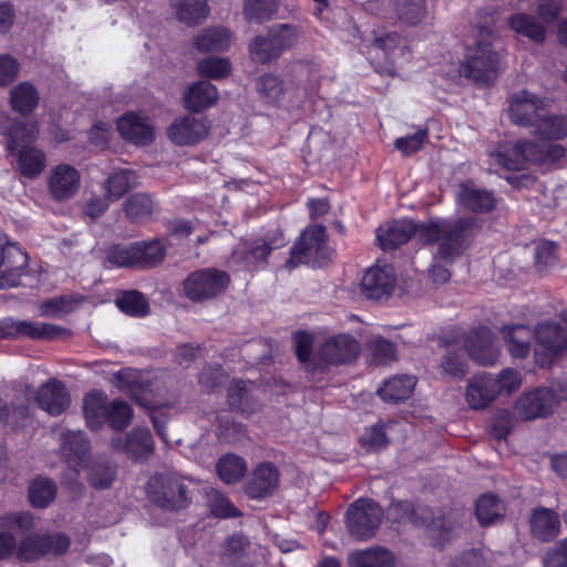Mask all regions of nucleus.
<instances>
[{"instance_id":"obj_38","label":"nucleus","mask_w":567,"mask_h":567,"mask_svg":"<svg viewBox=\"0 0 567 567\" xmlns=\"http://www.w3.org/2000/svg\"><path fill=\"white\" fill-rule=\"evenodd\" d=\"M350 567H394L392 553L383 547L354 550L348 557Z\"/></svg>"},{"instance_id":"obj_8","label":"nucleus","mask_w":567,"mask_h":567,"mask_svg":"<svg viewBox=\"0 0 567 567\" xmlns=\"http://www.w3.org/2000/svg\"><path fill=\"white\" fill-rule=\"evenodd\" d=\"M383 519V509L372 499L354 501L346 513L349 534L359 542L371 539Z\"/></svg>"},{"instance_id":"obj_18","label":"nucleus","mask_w":567,"mask_h":567,"mask_svg":"<svg viewBox=\"0 0 567 567\" xmlns=\"http://www.w3.org/2000/svg\"><path fill=\"white\" fill-rule=\"evenodd\" d=\"M112 447L124 453L127 457L141 462L146 461L154 452V441L148 429L136 427L125 435L115 437Z\"/></svg>"},{"instance_id":"obj_30","label":"nucleus","mask_w":567,"mask_h":567,"mask_svg":"<svg viewBox=\"0 0 567 567\" xmlns=\"http://www.w3.org/2000/svg\"><path fill=\"white\" fill-rule=\"evenodd\" d=\"M252 382L235 380L228 388L227 401L230 409L244 414H251L260 409L261 404L255 394Z\"/></svg>"},{"instance_id":"obj_37","label":"nucleus","mask_w":567,"mask_h":567,"mask_svg":"<svg viewBox=\"0 0 567 567\" xmlns=\"http://www.w3.org/2000/svg\"><path fill=\"white\" fill-rule=\"evenodd\" d=\"M502 332L512 357L524 359L529 354L530 341L535 336L528 327L524 324L504 327Z\"/></svg>"},{"instance_id":"obj_59","label":"nucleus","mask_w":567,"mask_h":567,"mask_svg":"<svg viewBox=\"0 0 567 567\" xmlns=\"http://www.w3.org/2000/svg\"><path fill=\"white\" fill-rule=\"evenodd\" d=\"M197 71L202 76L220 79L230 72V64L224 58H207L197 63Z\"/></svg>"},{"instance_id":"obj_56","label":"nucleus","mask_w":567,"mask_h":567,"mask_svg":"<svg viewBox=\"0 0 567 567\" xmlns=\"http://www.w3.org/2000/svg\"><path fill=\"white\" fill-rule=\"evenodd\" d=\"M115 476V471L110 462L95 461L89 466L87 480L95 488H106L111 485Z\"/></svg>"},{"instance_id":"obj_50","label":"nucleus","mask_w":567,"mask_h":567,"mask_svg":"<svg viewBox=\"0 0 567 567\" xmlns=\"http://www.w3.org/2000/svg\"><path fill=\"white\" fill-rule=\"evenodd\" d=\"M55 494V483L49 478H37L29 486V499L35 508L47 507L54 499Z\"/></svg>"},{"instance_id":"obj_3","label":"nucleus","mask_w":567,"mask_h":567,"mask_svg":"<svg viewBox=\"0 0 567 567\" xmlns=\"http://www.w3.org/2000/svg\"><path fill=\"white\" fill-rule=\"evenodd\" d=\"M494 38L489 27H481L475 45L467 49L462 72L476 84L488 85L497 76L499 55L493 48Z\"/></svg>"},{"instance_id":"obj_61","label":"nucleus","mask_w":567,"mask_h":567,"mask_svg":"<svg viewBox=\"0 0 567 567\" xmlns=\"http://www.w3.org/2000/svg\"><path fill=\"white\" fill-rule=\"evenodd\" d=\"M258 91L268 103L277 104L284 94L282 82L272 74H265L259 79Z\"/></svg>"},{"instance_id":"obj_45","label":"nucleus","mask_w":567,"mask_h":567,"mask_svg":"<svg viewBox=\"0 0 567 567\" xmlns=\"http://www.w3.org/2000/svg\"><path fill=\"white\" fill-rule=\"evenodd\" d=\"M280 0H243V14L249 22L269 21L279 9Z\"/></svg>"},{"instance_id":"obj_2","label":"nucleus","mask_w":567,"mask_h":567,"mask_svg":"<svg viewBox=\"0 0 567 567\" xmlns=\"http://www.w3.org/2000/svg\"><path fill=\"white\" fill-rule=\"evenodd\" d=\"M530 133L542 143L519 140L513 146L497 152L495 162L509 171L524 169L528 163L550 165L566 155L563 145L550 143L567 137V116L551 113L547 106Z\"/></svg>"},{"instance_id":"obj_41","label":"nucleus","mask_w":567,"mask_h":567,"mask_svg":"<svg viewBox=\"0 0 567 567\" xmlns=\"http://www.w3.org/2000/svg\"><path fill=\"white\" fill-rule=\"evenodd\" d=\"M506 512L504 502L495 494H483L476 502L475 514L482 526L503 520Z\"/></svg>"},{"instance_id":"obj_20","label":"nucleus","mask_w":567,"mask_h":567,"mask_svg":"<svg viewBox=\"0 0 567 567\" xmlns=\"http://www.w3.org/2000/svg\"><path fill=\"white\" fill-rule=\"evenodd\" d=\"M208 134V125L204 118L185 115L176 118L168 128L169 140L179 146L194 145Z\"/></svg>"},{"instance_id":"obj_60","label":"nucleus","mask_w":567,"mask_h":567,"mask_svg":"<svg viewBox=\"0 0 567 567\" xmlns=\"http://www.w3.org/2000/svg\"><path fill=\"white\" fill-rule=\"evenodd\" d=\"M368 348L374 362L379 364H385L395 359L396 351L394 344L382 337L372 338L368 343Z\"/></svg>"},{"instance_id":"obj_51","label":"nucleus","mask_w":567,"mask_h":567,"mask_svg":"<svg viewBox=\"0 0 567 567\" xmlns=\"http://www.w3.org/2000/svg\"><path fill=\"white\" fill-rule=\"evenodd\" d=\"M135 247L138 248L137 268H151L163 261L165 257V248L158 239L151 241H137Z\"/></svg>"},{"instance_id":"obj_22","label":"nucleus","mask_w":567,"mask_h":567,"mask_svg":"<svg viewBox=\"0 0 567 567\" xmlns=\"http://www.w3.org/2000/svg\"><path fill=\"white\" fill-rule=\"evenodd\" d=\"M279 483L278 468L268 462L260 463L245 483V493L254 499L265 498L276 491Z\"/></svg>"},{"instance_id":"obj_1","label":"nucleus","mask_w":567,"mask_h":567,"mask_svg":"<svg viewBox=\"0 0 567 567\" xmlns=\"http://www.w3.org/2000/svg\"><path fill=\"white\" fill-rule=\"evenodd\" d=\"M480 225L475 217L456 220L437 219L416 224L413 220H394L377 230V240L381 249L394 250L408 243L414 235L422 244L439 241L435 259L447 264L461 256L468 240L476 234Z\"/></svg>"},{"instance_id":"obj_23","label":"nucleus","mask_w":567,"mask_h":567,"mask_svg":"<svg viewBox=\"0 0 567 567\" xmlns=\"http://www.w3.org/2000/svg\"><path fill=\"white\" fill-rule=\"evenodd\" d=\"M113 383L138 405H146L148 401L146 395L151 385L147 374L136 369L124 368L113 374Z\"/></svg>"},{"instance_id":"obj_44","label":"nucleus","mask_w":567,"mask_h":567,"mask_svg":"<svg viewBox=\"0 0 567 567\" xmlns=\"http://www.w3.org/2000/svg\"><path fill=\"white\" fill-rule=\"evenodd\" d=\"M105 184L106 198L111 202H116L130 189L137 186V175L134 171L122 169L109 176Z\"/></svg>"},{"instance_id":"obj_53","label":"nucleus","mask_w":567,"mask_h":567,"mask_svg":"<svg viewBox=\"0 0 567 567\" xmlns=\"http://www.w3.org/2000/svg\"><path fill=\"white\" fill-rule=\"evenodd\" d=\"M249 50L252 58L259 63H267L281 55L274 38L269 34V30H267V33L264 35L255 37L250 43Z\"/></svg>"},{"instance_id":"obj_27","label":"nucleus","mask_w":567,"mask_h":567,"mask_svg":"<svg viewBox=\"0 0 567 567\" xmlns=\"http://www.w3.org/2000/svg\"><path fill=\"white\" fill-rule=\"evenodd\" d=\"M456 196L458 203L465 209L474 213H489L496 205L494 194L487 189L476 187L472 181L461 183Z\"/></svg>"},{"instance_id":"obj_21","label":"nucleus","mask_w":567,"mask_h":567,"mask_svg":"<svg viewBox=\"0 0 567 567\" xmlns=\"http://www.w3.org/2000/svg\"><path fill=\"white\" fill-rule=\"evenodd\" d=\"M396 284L394 269L391 266H374L364 274L361 288L369 299L380 300L389 297Z\"/></svg>"},{"instance_id":"obj_12","label":"nucleus","mask_w":567,"mask_h":567,"mask_svg":"<svg viewBox=\"0 0 567 567\" xmlns=\"http://www.w3.org/2000/svg\"><path fill=\"white\" fill-rule=\"evenodd\" d=\"M360 350V342L355 338L347 333H340L327 338L318 347L316 358L320 361L319 367H321V363L326 365H339L355 360Z\"/></svg>"},{"instance_id":"obj_46","label":"nucleus","mask_w":567,"mask_h":567,"mask_svg":"<svg viewBox=\"0 0 567 567\" xmlns=\"http://www.w3.org/2000/svg\"><path fill=\"white\" fill-rule=\"evenodd\" d=\"M138 248L135 243L131 245H112L105 251L104 262L110 267L137 268Z\"/></svg>"},{"instance_id":"obj_15","label":"nucleus","mask_w":567,"mask_h":567,"mask_svg":"<svg viewBox=\"0 0 567 567\" xmlns=\"http://www.w3.org/2000/svg\"><path fill=\"white\" fill-rule=\"evenodd\" d=\"M38 125L34 122H25L0 115V134L7 138V150L16 153L22 147L32 146L38 138Z\"/></svg>"},{"instance_id":"obj_58","label":"nucleus","mask_w":567,"mask_h":567,"mask_svg":"<svg viewBox=\"0 0 567 567\" xmlns=\"http://www.w3.org/2000/svg\"><path fill=\"white\" fill-rule=\"evenodd\" d=\"M207 502L212 513L216 517L227 518L240 515V512L235 507V505L216 489H210L207 493Z\"/></svg>"},{"instance_id":"obj_5","label":"nucleus","mask_w":567,"mask_h":567,"mask_svg":"<svg viewBox=\"0 0 567 567\" xmlns=\"http://www.w3.org/2000/svg\"><path fill=\"white\" fill-rule=\"evenodd\" d=\"M286 243L285 234L280 229L269 233L264 239L239 243L228 257L227 265L249 271L261 269L266 267L270 252L284 247Z\"/></svg>"},{"instance_id":"obj_39","label":"nucleus","mask_w":567,"mask_h":567,"mask_svg":"<svg viewBox=\"0 0 567 567\" xmlns=\"http://www.w3.org/2000/svg\"><path fill=\"white\" fill-rule=\"evenodd\" d=\"M171 4L177 20L188 27L200 24L209 13L206 0H171Z\"/></svg>"},{"instance_id":"obj_52","label":"nucleus","mask_w":567,"mask_h":567,"mask_svg":"<svg viewBox=\"0 0 567 567\" xmlns=\"http://www.w3.org/2000/svg\"><path fill=\"white\" fill-rule=\"evenodd\" d=\"M421 527H426L431 532L437 533L439 542L443 545L455 535L457 518L454 513L442 514L435 517L431 512L429 524L421 525Z\"/></svg>"},{"instance_id":"obj_43","label":"nucleus","mask_w":567,"mask_h":567,"mask_svg":"<svg viewBox=\"0 0 567 567\" xmlns=\"http://www.w3.org/2000/svg\"><path fill=\"white\" fill-rule=\"evenodd\" d=\"M509 28L529 40L542 43L546 38L545 27L535 17L527 13H515L508 18Z\"/></svg>"},{"instance_id":"obj_48","label":"nucleus","mask_w":567,"mask_h":567,"mask_svg":"<svg viewBox=\"0 0 567 567\" xmlns=\"http://www.w3.org/2000/svg\"><path fill=\"white\" fill-rule=\"evenodd\" d=\"M216 471L221 481L233 484L244 477L247 472V464L244 458L228 454L218 461Z\"/></svg>"},{"instance_id":"obj_26","label":"nucleus","mask_w":567,"mask_h":567,"mask_svg":"<svg viewBox=\"0 0 567 567\" xmlns=\"http://www.w3.org/2000/svg\"><path fill=\"white\" fill-rule=\"evenodd\" d=\"M61 453L69 465L75 472L86 465L90 452V443L82 431H68L61 434Z\"/></svg>"},{"instance_id":"obj_54","label":"nucleus","mask_w":567,"mask_h":567,"mask_svg":"<svg viewBox=\"0 0 567 567\" xmlns=\"http://www.w3.org/2000/svg\"><path fill=\"white\" fill-rule=\"evenodd\" d=\"M280 54L292 48L299 40L300 28L290 23H278L268 28Z\"/></svg>"},{"instance_id":"obj_31","label":"nucleus","mask_w":567,"mask_h":567,"mask_svg":"<svg viewBox=\"0 0 567 567\" xmlns=\"http://www.w3.org/2000/svg\"><path fill=\"white\" fill-rule=\"evenodd\" d=\"M183 99L187 110L202 112L216 103L218 91L210 82L200 80L188 86Z\"/></svg>"},{"instance_id":"obj_57","label":"nucleus","mask_w":567,"mask_h":567,"mask_svg":"<svg viewBox=\"0 0 567 567\" xmlns=\"http://www.w3.org/2000/svg\"><path fill=\"white\" fill-rule=\"evenodd\" d=\"M558 246L549 240L536 243L534 248L535 267L538 271L546 270L557 262Z\"/></svg>"},{"instance_id":"obj_49","label":"nucleus","mask_w":567,"mask_h":567,"mask_svg":"<svg viewBox=\"0 0 567 567\" xmlns=\"http://www.w3.org/2000/svg\"><path fill=\"white\" fill-rule=\"evenodd\" d=\"M395 13L400 21L416 25L426 17L424 0H394Z\"/></svg>"},{"instance_id":"obj_10","label":"nucleus","mask_w":567,"mask_h":567,"mask_svg":"<svg viewBox=\"0 0 567 567\" xmlns=\"http://www.w3.org/2000/svg\"><path fill=\"white\" fill-rule=\"evenodd\" d=\"M66 332V329L51 323L17 320L12 317L0 319V339L28 337L33 340H55Z\"/></svg>"},{"instance_id":"obj_32","label":"nucleus","mask_w":567,"mask_h":567,"mask_svg":"<svg viewBox=\"0 0 567 567\" xmlns=\"http://www.w3.org/2000/svg\"><path fill=\"white\" fill-rule=\"evenodd\" d=\"M416 385V379L409 374H398L383 382L377 391L378 395L388 403H399L408 400Z\"/></svg>"},{"instance_id":"obj_17","label":"nucleus","mask_w":567,"mask_h":567,"mask_svg":"<svg viewBox=\"0 0 567 567\" xmlns=\"http://www.w3.org/2000/svg\"><path fill=\"white\" fill-rule=\"evenodd\" d=\"M465 348L471 359L481 365L495 364L499 355L495 336L486 327L471 330L465 340Z\"/></svg>"},{"instance_id":"obj_34","label":"nucleus","mask_w":567,"mask_h":567,"mask_svg":"<svg viewBox=\"0 0 567 567\" xmlns=\"http://www.w3.org/2000/svg\"><path fill=\"white\" fill-rule=\"evenodd\" d=\"M110 402L101 391L87 393L83 400V413L91 430L100 429L107 420Z\"/></svg>"},{"instance_id":"obj_63","label":"nucleus","mask_w":567,"mask_h":567,"mask_svg":"<svg viewBox=\"0 0 567 567\" xmlns=\"http://www.w3.org/2000/svg\"><path fill=\"white\" fill-rule=\"evenodd\" d=\"M494 382L497 388V395L502 393L511 394L520 386L522 378L518 371L504 369L496 378H494Z\"/></svg>"},{"instance_id":"obj_64","label":"nucleus","mask_w":567,"mask_h":567,"mask_svg":"<svg viewBox=\"0 0 567 567\" xmlns=\"http://www.w3.org/2000/svg\"><path fill=\"white\" fill-rule=\"evenodd\" d=\"M543 564L544 567H567V537L546 551Z\"/></svg>"},{"instance_id":"obj_14","label":"nucleus","mask_w":567,"mask_h":567,"mask_svg":"<svg viewBox=\"0 0 567 567\" xmlns=\"http://www.w3.org/2000/svg\"><path fill=\"white\" fill-rule=\"evenodd\" d=\"M34 526L30 513L18 512L0 516V560L10 558L17 549V535Z\"/></svg>"},{"instance_id":"obj_28","label":"nucleus","mask_w":567,"mask_h":567,"mask_svg":"<svg viewBox=\"0 0 567 567\" xmlns=\"http://www.w3.org/2000/svg\"><path fill=\"white\" fill-rule=\"evenodd\" d=\"M117 131L124 140L135 145L150 144L154 137L153 127L147 117L135 113H127L120 117Z\"/></svg>"},{"instance_id":"obj_9","label":"nucleus","mask_w":567,"mask_h":567,"mask_svg":"<svg viewBox=\"0 0 567 567\" xmlns=\"http://www.w3.org/2000/svg\"><path fill=\"white\" fill-rule=\"evenodd\" d=\"M70 547L66 535L32 533L17 543V557L23 561H32L47 554H64Z\"/></svg>"},{"instance_id":"obj_7","label":"nucleus","mask_w":567,"mask_h":567,"mask_svg":"<svg viewBox=\"0 0 567 567\" xmlns=\"http://www.w3.org/2000/svg\"><path fill=\"white\" fill-rule=\"evenodd\" d=\"M230 284V276L217 268L192 271L183 282L186 298L193 302H205L223 295Z\"/></svg>"},{"instance_id":"obj_6","label":"nucleus","mask_w":567,"mask_h":567,"mask_svg":"<svg viewBox=\"0 0 567 567\" xmlns=\"http://www.w3.org/2000/svg\"><path fill=\"white\" fill-rule=\"evenodd\" d=\"M331 257L326 228L321 225L307 227L295 241L286 267L293 269L302 264L321 267Z\"/></svg>"},{"instance_id":"obj_29","label":"nucleus","mask_w":567,"mask_h":567,"mask_svg":"<svg viewBox=\"0 0 567 567\" xmlns=\"http://www.w3.org/2000/svg\"><path fill=\"white\" fill-rule=\"evenodd\" d=\"M497 396V388L491 374L475 375L468 381L465 400L471 409H485Z\"/></svg>"},{"instance_id":"obj_42","label":"nucleus","mask_w":567,"mask_h":567,"mask_svg":"<svg viewBox=\"0 0 567 567\" xmlns=\"http://www.w3.org/2000/svg\"><path fill=\"white\" fill-rule=\"evenodd\" d=\"M389 515L394 520H409L421 527V525L429 524L431 509L424 506L414 507L409 501H396L390 504Z\"/></svg>"},{"instance_id":"obj_25","label":"nucleus","mask_w":567,"mask_h":567,"mask_svg":"<svg viewBox=\"0 0 567 567\" xmlns=\"http://www.w3.org/2000/svg\"><path fill=\"white\" fill-rule=\"evenodd\" d=\"M561 522L554 509L538 506L532 509L529 532L539 542L549 543L560 534Z\"/></svg>"},{"instance_id":"obj_62","label":"nucleus","mask_w":567,"mask_h":567,"mask_svg":"<svg viewBox=\"0 0 567 567\" xmlns=\"http://www.w3.org/2000/svg\"><path fill=\"white\" fill-rule=\"evenodd\" d=\"M142 406L147 411L157 435L167 442L166 423L168 420V406L153 405L150 401L146 402V405Z\"/></svg>"},{"instance_id":"obj_40","label":"nucleus","mask_w":567,"mask_h":567,"mask_svg":"<svg viewBox=\"0 0 567 567\" xmlns=\"http://www.w3.org/2000/svg\"><path fill=\"white\" fill-rule=\"evenodd\" d=\"M230 33L225 28L204 29L195 39L194 47L199 52H223L229 49Z\"/></svg>"},{"instance_id":"obj_24","label":"nucleus","mask_w":567,"mask_h":567,"mask_svg":"<svg viewBox=\"0 0 567 567\" xmlns=\"http://www.w3.org/2000/svg\"><path fill=\"white\" fill-rule=\"evenodd\" d=\"M37 402L50 415L58 416L69 408L71 399L64 383L51 379L39 388Z\"/></svg>"},{"instance_id":"obj_33","label":"nucleus","mask_w":567,"mask_h":567,"mask_svg":"<svg viewBox=\"0 0 567 567\" xmlns=\"http://www.w3.org/2000/svg\"><path fill=\"white\" fill-rule=\"evenodd\" d=\"M123 209L132 223H142L150 220L158 212V205L150 194L135 193L125 199Z\"/></svg>"},{"instance_id":"obj_36","label":"nucleus","mask_w":567,"mask_h":567,"mask_svg":"<svg viewBox=\"0 0 567 567\" xmlns=\"http://www.w3.org/2000/svg\"><path fill=\"white\" fill-rule=\"evenodd\" d=\"M39 101V92L30 82H20L10 90V106L20 115H30L37 109Z\"/></svg>"},{"instance_id":"obj_13","label":"nucleus","mask_w":567,"mask_h":567,"mask_svg":"<svg viewBox=\"0 0 567 567\" xmlns=\"http://www.w3.org/2000/svg\"><path fill=\"white\" fill-rule=\"evenodd\" d=\"M537 341L535 349L536 361L544 367L555 355L567 349V326L544 322L539 323L534 332Z\"/></svg>"},{"instance_id":"obj_16","label":"nucleus","mask_w":567,"mask_h":567,"mask_svg":"<svg viewBox=\"0 0 567 567\" xmlns=\"http://www.w3.org/2000/svg\"><path fill=\"white\" fill-rule=\"evenodd\" d=\"M80 172L70 164L54 166L48 176V189L56 202L69 200L75 196L80 188Z\"/></svg>"},{"instance_id":"obj_47","label":"nucleus","mask_w":567,"mask_h":567,"mask_svg":"<svg viewBox=\"0 0 567 567\" xmlns=\"http://www.w3.org/2000/svg\"><path fill=\"white\" fill-rule=\"evenodd\" d=\"M117 308L131 317H145L150 313V305L144 295L137 290H128L117 296Z\"/></svg>"},{"instance_id":"obj_11","label":"nucleus","mask_w":567,"mask_h":567,"mask_svg":"<svg viewBox=\"0 0 567 567\" xmlns=\"http://www.w3.org/2000/svg\"><path fill=\"white\" fill-rule=\"evenodd\" d=\"M508 116L515 125L527 127L530 131L539 120L549 103L527 90L518 91L508 100Z\"/></svg>"},{"instance_id":"obj_55","label":"nucleus","mask_w":567,"mask_h":567,"mask_svg":"<svg viewBox=\"0 0 567 567\" xmlns=\"http://www.w3.org/2000/svg\"><path fill=\"white\" fill-rule=\"evenodd\" d=\"M107 420L105 423L115 431L124 430L132 421L133 411L123 400H113L107 410Z\"/></svg>"},{"instance_id":"obj_19","label":"nucleus","mask_w":567,"mask_h":567,"mask_svg":"<svg viewBox=\"0 0 567 567\" xmlns=\"http://www.w3.org/2000/svg\"><path fill=\"white\" fill-rule=\"evenodd\" d=\"M29 264L28 254L13 244L0 241V280L2 285L16 287Z\"/></svg>"},{"instance_id":"obj_35","label":"nucleus","mask_w":567,"mask_h":567,"mask_svg":"<svg viewBox=\"0 0 567 567\" xmlns=\"http://www.w3.org/2000/svg\"><path fill=\"white\" fill-rule=\"evenodd\" d=\"M12 154L17 155L18 171L27 178H37L47 166V156L44 152L38 147H22Z\"/></svg>"},{"instance_id":"obj_4","label":"nucleus","mask_w":567,"mask_h":567,"mask_svg":"<svg viewBox=\"0 0 567 567\" xmlns=\"http://www.w3.org/2000/svg\"><path fill=\"white\" fill-rule=\"evenodd\" d=\"M150 502L167 512H179L189 506L190 491L182 476L173 473L157 474L147 483Z\"/></svg>"}]
</instances>
